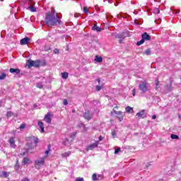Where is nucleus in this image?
<instances>
[{
  "label": "nucleus",
  "instance_id": "1",
  "mask_svg": "<svg viewBox=\"0 0 181 181\" xmlns=\"http://www.w3.org/2000/svg\"><path fill=\"white\" fill-rule=\"evenodd\" d=\"M45 23L47 26H56V25H60L62 21L60 17L54 12L53 8H51V11L47 13L45 17Z\"/></svg>",
  "mask_w": 181,
  "mask_h": 181
},
{
  "label": "nucleus",
  "instance_id": "2",
  "mask_svg": "<svg viewBox=\"0 0 181 181\" xmlns=\"http://www.w3.org/2000/svg\"><path fill=\"white\" fill-rule=\"evenodd\" d=\"M26 66H28V67H39L40 66H46V63L40 64V61L28 60Z\"/></svg>",
  "mask_w": 181,
  "mask_h": 181
},
{
  "label": "nucleus",
  "instance_id": "3",
  "mask_svg": "<svg viewBox=\"0 0 181 181\" xmlns=\"http://www.w3.org/2000/svg\"><path fill=\"white\" fill-rule=\"evenodd\" d=\"M45 157H41L35 160L34 162L35 168H36V169H40L42 166H45Z\"/></svg>",
  "mask_w": 181,
  "mask_h": 181
},
{
  "label": "nucleus",
  "instance_id": "4",
  "mask_svg": "<svg viewBox=\"0 0 181 181\" xmlns=\"http://www.w3.org/2000/svg\"><path fill=\"white\" fill-rule=\"evenodd\" d=\"M30 139L32 141V142H28L25 146V149H27L28 151L32 150V148H33V144H37L38 142L37 138L30 137Z\"/></svg>",
  "mask_w": 181,
  "mask_h": 181
},
{
  "label": "nucleus",
  "instance_id": "5",
  "mask_svg": "<svg viewBox=\"0 0 181 181\" xmlns=\"http://www.w3.org/2000/svg\"><path fill=\"white\" fill-rule=\"evenodd\" d=\"M139 90L141 93H146L149 89L148 88V83L146 82H141L139 86Z\"/></svg>",
  "mask_w": 181,
  "mask_h": 181
},
{
  "label": "nucleus",
  "instance_id": "6",
  "mask_svg": "<svg viewBox=\"0 0 181 181\" xmlns=\"http://www.w3.org/2000/svg\"><path fill=\"white\" fill-rule=\"evenodd\" d=\"M52 118H53V115L52 112H48L44 118V121L47 122V124H52Z\"/></svg>",
  "mask_w": 181,
  "mask_h": 181
},
{
  "label": "nucleus",
  "instance_id": "7",
  "mask_svg": "<svg viewBox=\"0 0 181 181\" xmlns=\"http://www.w3.org/2000/svg\"><path fill=\"white\" fill-rule=\"evenodd\" d=\"M114 114L117 115V118H118L119 122H121V121H122V119H124V117L125 115V114H124V112H122L121 111L114 110Z\"/></svg>",
  "mask_w": 181,
  "mask_h": 181
},
{
  "label": "nucleus",
  "instance_id": "8",
  "mask_svg": "<svg viewBox=\"0 0 181 181\" xmlns=\"http://www.w3.org/2000/svg\"><path fill=\"white\" fill-rule=\"evenodd\" d=\"M98 141H96L95 143H93L89 146H88L86 147V151L87 152H88V151H93V149H94V148H97V146H98Z\"/></svg>",
  "mask_w": 181,
  "mask_h": 181
},
{
  "label": "nucleus",
  "instance_id": "9",
  "mask_svg": "<svg viewBox=\"0 0 181 181\" xmlns=\"http://www.w3.org/2000/svg\"><path fill=\"white\" fill-rule=\"evenodd\" d=\"M136 117L139 118H146V113L145 112V110H141V112H139L136 114Z\"/></svg>",
  "mask_w": 181,
  "mask_h": 181
},
{
  "label": "nucleus",
  "instance_id": "10",
  "mask_svg": "<svg viewBox=\"0 0 181 181\" xmlns=\"http://www.w3.org/2000/svg\"><path fill=\"white\" fill-rule=\"evenodd\" d=\"M29 42H30V38L29 37H25V38H23L20 43L21 45H28V43H29Z\"/></svg>",
  "mask_w": 181,
  "mask_h": 181
},
{
  "label": "nucleus",
  "instance_id": "11",
  "mask_svg": "<svg viewBox=\"0 0 181 181\" xmlns=\"http://www.w3.org/2000/svg\"><path fill=\"white\" fill-rule=\"evenodd\" d=\"M8 143L11 148H16V144H15V137H11L8 140Z\"/></svg>",
  "mask_w": 181,
  "mask_h": 181
},
{
  "label": "nucleus",
  "instance_id": "12",
  "mask_svg": "<svg viewBox=\"0 0 181 181\" xmlns=\"http://www.w3.org/2000/svg\"><path fill=\"white\" fill-rule=\"evenodd\" d=\"M103 179V175H98L97 177V174H93L92 175V180L93 181H97V180H101Z\"/></svg>",
  "mask_w": 181,
  "mask_h": 181
},
{
  "label": "nucleus",
  "instance_id": "13",
  "mask_svg": "<svg viewBox=\"0 0 181 181\" xmlns=\"http://www.w3.org/2000/svg\"><path fill=\"white\" fill-rule=\"evenodd\" d=\"M83 117L86 119H91V118H93V115L90 113V111H86L84 113Z\"/></svg>",
  "mask_w": 181,
  "mask_h": 181
},
{
  "label": "nucleus",
  "instance_id": "14",
  "mask_svg": "<svg viewBox=\"0 0 181 181\" xmlns=\"http://www.w3.org/2000/svg\"><path fill=\"white\" fill-rule=\"evenodd\" d=\"M141 37L144 40H151V36L148 35V33H144V34H142Z\"/></svg>",
  "mask_w": 181,
  "mask_h": 181
},
{
  "label": "nucleus",
  "instance_id": "15",
  "mask_svg": "<svg viewBox=\"0 0 181 181\" xmlns=\"http://www.w3.org/2000/svg\"><path fill=\"white\" fill-rule=\"evenodd\" d=\"M95 62H96V63H103V58L98 55H96L95 57Z\"/></svg>",
  "mask_w": 181,
  "mask_h": 181
},
{
  "label": "nucleus",
  "instance_id": "16",
  "mask_svg": "<svg viewBox=\"0 0 181 181\" xmlns=\"http://www.w3.org/2000/svg\"><path fill=\"white\" fill-rule=\"evenodd\" d=\"M10 73H16V74H19L21 73V70L19 69H10Z\"/></svg>",
  "mask_w": 181,
  "mask_h": 181
},
{
  "label": "nucleus",
  "instance_id": "17",
  "mask_svg": "<svg viewBox=\"0 0 181 181\" xmlns=\"http://www.w3.org/2000/svg\"><path fill=\"white\" fill-rule=\"evenodd\" d=\"M92 29L93 30H96V32H101V28L97 26V24H95Z\"/></svg>",
  "mask_w": 181,
  "mask_h": 181
},
{
  "label": "nucleus",
  "instance_id": "18",
  "mask_svg": "<svg viewBox=\"0 0 181 181\" xmlns=\"http://www.w3.org/2000/svg\"><path fill=\"white\" fill-rule=\"evenodd\" d=\"M126 112H129L130 114H132L134 112V109L129 106H127L126 107Z\"/></svg>",
  "mask_w": 181,
  "mask_h": 181
},
{
  "label": "nucleus",
  "instance_id": "19",
  "mask_svg": "<svg viewBox=\"0 0 181 181\" xmlns=\"http://www.w3.org/2000/svg\"><path fill=\"white\" fill-rule=\"evenodd\" d=\"M38 126L41 129V132H45V127H43V122H38Z\"/></svg>",
  "mask_w": 181,
  "mask_h": 181
},
{
  "label": "nucleus",
  "instance_id": "20",
  "mask_svg": "<svg viewBox=\"0 0 181 181\" xmlns=\"http://www.w3.org/2000/svg\"><path fill=\"white\" fill-rule=\"evenodd\" d=\"M71 155V151H67L62 154V158H67L68 156H70Z\"/></svg>",
  "mask_w": 181,
  "mask_h": 181
},
{
  "label": "nucleus",
  "instance_id": "21",
  "mask_svg": "<svg viewBox=\"0 0 181 181\" xmlns=\"http://www.w3.org/2000/svg\"><path fill=\"white\" fill-rule=\"evenodd\" d=\"M112 36H114V37H117V39H122V34L112 33Z\"/></svg>",
  "mask_w": 181,
  "mask_h": 181
},
{
  "label": "nucleus",
  "instance_id": "22",
  "mask_svg": "<svg viewBox=\"0 0 181 181\" xmlns=\"http://www.w3.org/2000/svg\"><path fill=\"white\" fill-rule=\"evenodd\" d=\"M30 162V160H29V158L25 157L23 160L22 163H23V165H28Z\"/></svg>",
  "mask_w": 181,
  "mask_h": 181
},
{
  "label": "nucleus",
  "instance_id": "23",
  "mask_svg": "<svg viewBox=\"0 0 181 181\" xmlns=\"http://www.w3.org/2000/svg\"><path fill=\"white\" fill-rule=\"evenodd\" d=\"M62 78H64L65 80L69 78V73H67V72L62 73Z\"/></svg>",
  "mask_w": 181,
  "mask_h": 181
},
{
  "label": "nucleus",
  "instance_id": "24",
  "mask_svg": "<svg viewBox=\"0 0 181 181\" xmlns=\"http://www.w3.org/2000/svg\"><path fill=\"white\" fill-rule=\"evenodd\" d=\"M9 176V173L6 171L2 172V177H8Z\"/></svg>",
  "mask_w": 181,
  "mask_h": 181
},
{
  "label": "nucleus",
  "instance_id": "25",
  "mask_svg": "<svg viewBox=\"0 0 181 181\" xmlns=\"http://www.w3.org/2000/svg\"><path fill=\"white\" fill-rule=\"evenodd\" d=\"M6 78V74L3 73L0 74V80H5Z\"/></svg>",
  "mask_w": 181,
  "mask_h": 181
},
{
  "label": "nucleus",
  "instance_id": "26",
  "mask_svg": "<svg viewBox=\"0 0 181 181\" xmlns=\"http://www.w3.org/2000/svg\"><path fill=\"white\" fill-rule=\"evenodd\" d=\"M102 88H103V85H100H100H97L95 86L96 91H101Z\"/></svg>",
  "mask_w": 181,
  "mask_h": 181
},
{
  "label": "nucleus",
  "instance_id": "27",
  "mask_svg": "<svg viewBox=\"0 0 181 181\" xmlns=\"http://www.w3.org/2000/svg\"><path fill=\"white\" fill-rule=\"evenodd\" d=\"M28 9H30V11L31 12H36V8L33 6H30L28 7Z\"/></svg>",
  "mask_w": 181,
  "mask_h": 181
},
{
  "label": "nucleus",
  "instance_id": "28",
  "mask_svg": "<svg viewBox=\"0 0 181 181\" xmlns=\"http://www.w3.org/2000/svg\"><path fill=\"white\" fill-rule=\"evenodd\" d=\"M144 42H145V40H143V38H142V40L141 41L137 42L136 45L141 46V45H143V43H144Z\"/></svg>",
  "mask_w": 181,
  "mask_h": 181
},
{
  "label": "nucleus",
  "instance_id": "29",
  "mask_svg": "<svg viewBox=\"0 0 181 181\" xmlns=\"http://www.w3.org/2000/svg\"><path fill=\"white\" fill-rule=\"evenodd\" d=\"M171 139H179V136L176 134H171Z\"/></svg>",
  "mask_w": 181,
  "mask_h": 181
},
{
  "label": "nucleus",
  "instance_id": "30",
  "mask_svg": "<svg viewBox=\"0 0 181 181\" xmlns=\"http://www.w3.org/2000/svg\"><path fill=\"white\" fill-rule=\"evenodd\" d=\"M14 168H15L16 170H19V161L18 160H17V163L15 165Z\"/></svg>",
  "mask_w": 181,
  "mask_h": 181
},
{
  "label": "nucleus",
  "instance_id": "31",
  "mask_svg": "<svg viewBox=\"0 0 181 181\" xmlns=\"http://www.w3.org/2000/svg\"><path fill=\"white\" fill-rule=\"evenodd\" d=\"M37 88H43V84L42 83H37Z\"/></svg>",
  "mask_w": 181,
  "mask_h": 181
},
{
  "label": "nucleus",
  "instance_id": "32",
  "mask_svg": "<svg viewBox=\"0 0 181 181\" xmlns=\"http://www.w3.org/2000/svg\"><path fill=\"white\" fill-rule=\"evenodd\" d=\"M145 54L147 55V56H151V49H146L145 51Z\"/></svg>",
  "mask_w": 181,
  "mask_h": 181
},
{
  "label": "nucleus",
  "instance_id": "33",
  "mask_svg": "<svg viewBox=\"0 0 181 181\" xmlns=\"http://www.w3.org/2000/svg\"><path fill=\"white\" fill-rule=\"evenodd\" d=\"M12 115H13V112H12L11 111L7 112L8 118L12 117Z\"/></svg>",
  "mask_w": 181,
  "mask_h": 181
},
{
  "label": "nucleus",
  "instance_id": "34",
  "mask_svg": "<svg viewBox=\"0 0 181 181\" xmlns=\"http://www.w3.org/2000/svg\"><path fill=\"white\" fill-rule=\"evenodd\" d=\"M49 152H50V148H49V149L48 150H47L45 152V157H44L45 158V159H46V158H47V155H49Z\"/></svg>",
  "mask_w": 181,
  "mask_h": 181
},
{
  "label": "nucleus",
  "instance_id": "35",
  "mask_svg": "<svg viewBox=\"0 0 181 181\" xmlns=\"http://www.w3.org/2000/svg\"><path fill=\"white\" fill-rule=\"evenodd\" d=\"M83 12L87 15L88 13V12H89L88 8L84 7L83 8Z\"/></svg>",
  "mask_w": 181,
  "mask_h": 181
},
{
  "label": "nucleus",
  "instance_id": "36",
  "mask_svg": "<svg viewBox=\"0 0 181 181\" xmlns=\"http://www.w3.org/2000/svg\"><path fill=\"white\" fill-rule=\"evenodd\" d=\"M160 12V11L159 10V8H156L154 9V13H156L157 15L159 14Z\"/></svg>",
  "mask_w": 181,
  "mask_h": 181
},
{
  "label": "nucleus",
  "instance_id": "37",
  "mask_svg": "<svg viewBox=\"0 0 181 181\" xmlns=\"http://www.w3.org/2000/svg\"><path fill=\"white\" fill-rule=\"evenodd\" d=\"M112 138H115V136H117V132H115V130H113L112 132Z\"/></svg>",
  "mask_w": 181,
  "mask_h": 181
},
{
  "label": "nucleus",
  "instance_id": "38",
  "mask_svg": "<svg viewBox=\"0 0 181 181\" xmlns=\"http://www.w3.org/2000/svg\"><path fill=\"white\" fill-rule=\"evenodd\" d=\"M25 128H26V124H22L20 126V129H25Z\"/></svg>",
  "mask_w": 181,
  "mask_h": 181
},
{
  "label": "nucleus",
  "instance_id": "39",
  "mask_svg": "<svg viewBox=\"0 0 181 181\" xmlns=\"http://www.w3.org/2000/svg\"><path fill=\"white\" fill-rule=\"evenodd\" d=\"M75 181H84V178L83 177H76Z\"/></svg>",
  "mask_w": 181,
  "mask_h": 181
},
{
  "label": "nucleus",
  "instance_id": "40",
  "mask_svg": "<svg viewBox=\"0 0 181 181\" xmlns=\"http://www.w3.org/2000/svg\"><path fill=\"white\" fill-rule=\"evenodd\" d=\"M121 152V148H118L117 149H115V153L117 155V153Z\"/></svg>",
  "mask_w": 181,
  "mask_h": 181
},
{
  "label": "nucleus",
  "instance_id": "41",
  "mask_svg": "<svg viewBox=\"0 0 181 181\" xmlns=\"http://www.w3.org/2000/svg\"><path fill=\"white\" fill-rule=\"evenodd\" d=\"M64 145H69V139H65L64 141Z\"/></svg>",
  "mask_w": 181,
  "mask_h": 181
},
{
  "label": "nucleus",
  "instance_id": "42",
  "mask_svg": "<svg viewBox=\"0 0 181 181\" xmlns=\"http://www.w3.org/2000/svg\"><path fill=\"white\" fill-rule=\"evenodd\" d=\"M54 53L55 54H59V49H54Z\"/></svg>",
  "mask_w": 181,
  "mask_h": 181
},
{
  "label": "nucleus",
  "instance_id": "43",
  "mask_svg": "<svg viewBox=\"0 0 181 181\" xmlns=\"http://www.w3.org/2000/svg\"><path fill=\"white\" fill-rule=\"evenodd\" d=\"M155 22H156V23H158L159 25V23H160V22H162V20L160 18H159L158 20H156Z\"/></svg>",
  "mask_w": 181,
  "mask_h": 181
},
{
  "label": "nucleus",
  "instance_id": "44",
  "mask_svg": "<svg viewBox=\"0 0 181 181\" xmlns=\"http://www.w3.org/2000/svg\"><path fill=\"white\" fill-rule=\"evenodd\" d=\"M63 104H64V105H67V104H69V103L67 102V100H66V99H64V100Z\"/></svg>",
  "mask_w": 181,
  "mask_h": 181
},
{
  "label": "nucleus",
  "instance_id": "45",
  "mask_svg": "<svg viewBox=\"0 0 181 181\" xmlns=\"http://www.w3.org/2000/svg\"><path fill=\"white\" fill-rule=\"evenodd\" d=\"M135 94H136V90L135 88L132 90V95L134 97H135Z\"/></svg>",
  "mask_w": 181,
  "mask_h": 181
},
{
  "label": "nucleus",
  "instance_id": "46",
  "mask_svg": "<svg viewBox=\"0 0 181 181\" xmlns=\"http://www.w3.org/2000/svg\"><path fill=\"white\" fill-rule=\"evenodd\" d=\"M96 81H98V84H100V83H101V79L100 78H97Z\"/></svg>",
  "mask_w": 181,
  "mask_h": 181
},
{
  "label": "nucleus",
  "instance_id": "47",
  "mask_svg": "<svg viewBox=\"0 0 181 181\" xmlns=\"http://www.w3.org/2000/svg\"><path fill=\"white\" fill-rule=\"evenodd\" d=\"M22 181H30L28 178H24L22 180Z\"/></svg>",
  "mask_w": 181,
  "mask_h": 181
},
{
  "label": "nucleus",
  "instance_id": "48",
  "mask_svg": "<svg viewBox=\"0 0 181 181\" xmlns=\"http://www.w3.org/2000/svg\"><path fill=\"white\" fill-rule=\"evenodd\" d=\"M156 84V88H158V86H159V81H157Z\"/></svg>",
  "mask_w": 181,
  "mask_h": 181
},
{
  "label": "nucleus",
  "instance_id": "49",
  "mask_svg": "<svg viewBox=\"0 0 181 181\" xmlns=\"http://www.w3.org/2000/svg\"><path fill=\"white\" fill-rule=\"evenodd\" d=\"M103 136H99V141H103Z\"/></svg>",
  "mask_w": 181,
  "mask_h": 181
},
{
  "label": "nucleus",
  "instance_id": "50",
  "mask_svg": "<svg viewBox=\"0 0 181 181\" xmlns=\"http://www.w3.org/2000/svg\"><path fill=\"white\" fill-rule=\"evenodd\" d=\"M152 119H156V115H153V116H152Z\"/></svg>",
  "mask_w": 181,
  "mask_h": 181
},
{
  "label": "nucleus",
  "instance_id": "51",
  "mask_svg": "<svg viewBox=\"0 0 181 181\" xmlns=\"http://www.w3.org/2000/svg\"><path fill=\"white\" fill-rule=\"evenodd\" d=\"M75 18H78V14H74Z\"/></svg>",
  "mask_w": 181,
  "mask_h": 181
},
{
  "label": "nucleus",
  "instance_id": "52",
  "mask_svg": "<svg viewBox=\"0 0 181 181\" xmlns=\"http://www.w3.org/2000/svg\"><path fill=\"white\" fill-rule=\"evenodd\" d=\"M175 14H177V13H179V11H177V12H175Z\"/></svg>",
  "mask_w": 181,
  "mask_h": 181
},
{
  "label": "nucleus",
  "instance_id": "53",
  "mask_svg": "<svg viewBox=\"0 0 181 181\" xmlns=\"http://www.w3.org/2000/svg\"><path fill=\"white\" fill-rule=\"evenodd\" d=\"M121 42H122V40H119V43H121Z\"/></svg>",
  "mask_w": 181,
  "mask_h": 181
},
{
  "label": "nucleus",
  "instance_id": "54",
  "mask_svg": "<svg viewBox=\"0 0 181 181\" xmlns=\"http://www.w3.org/2000/svg\"><path fill=\"white\" fill-rule=\"evenodd\" d=\"M111 115H112V112H111Z\"/></svg>",
  "mask_w": 181,
  "mask_h": 181
},
{
  "label": "nucleus",
  "instance_id": "55",
  "mask_svg": "<svg viewBox=\"0 0 181 181\" xmlns=\"http://www.w3.org/2000/svg\"><path fill=\"white\" fill-rule=\"evenodd\" d=\"M179 118H181V116H179Z\"/></svg>",
  "mask_w": 181,
  "mask_h": 181
},
{
  "label": "nucleus",
  "instance_id": "56",
  "mask_svg": "<svg viewBox=\"0 0 181 181\" xmlns=\"http://www.w3.org/2000/svg\"><path fill=\"white\" fill-rule=\"evenodd\" d=\"M107 1H108V2H110V0H107Z\"/></svg>",
  "mask_w": 181,
  "mask_h": 181
},
{
  "label": "nucleus",
  "instance_id": "57",
  "mask_svg": "<svg viewBox=\"0 0 181 181\" xmlns=\"http://www.w3.org/2000/svg\"><path fill=\"white\" fill-rule=\"evenodd\" d=\"M23 155H25V153H23Z\"/></svg>",
  "mask_w": 181,
  "mask_h": 181
}]
</instances>
